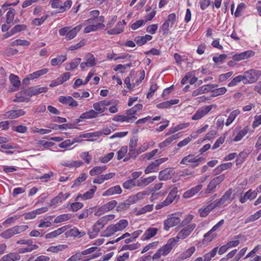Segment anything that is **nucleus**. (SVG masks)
Listing matches in <instances>:
<instances>
[{
    "label": "nucleus",
    "instance_id": "nucleus-59",
    "mask_svg": "<svg viewBox=\"0 0 261 261\" xmlns=\"http://www.w3.org/2000/svg\"><path fill=\"white\" fill-rule=\"evenodd\" d=\"M140 244L138 243L135 244H132L130 245H123L120 250V251L129 250H134L140 247Z\"/></svg>",
    "mask_w": 261,
    "mask_h": 261
},
{
    "label": "nucleus",
    "instance_id": "nucleus-48",
    "mask_svg": "<svg viewBox=\"0 0 261 261\" xmlns=\"http://www.w3.org/2000/svg\"><path fill=\"white\" fill-rule=\"evenodd\" d=\"M241 81H243L244 83V82L245 81L244 75H238L235 77H234L232 81L228 83V87H233L235 85H236L238 83L241 82Z\"/></svg>",
    "mask_w": 261,
    "mask_h": 261
},
{
    "label": "nucleus",
    "instance_id": "nucleus-22",
    "mask_svg": "<svg viewBox=\"0 0 261 261\" xmlns=\"http://www.w3.org/2000/svg\"><path fill=\"white\" fill-rule=\"evenodd\" d=\"M122 193V190L120 186H115L111 187L105 191L102 195L103 196H110L115 194H120Z\"/></svg>",
    "mask_w": 261,
    "mask_h": 261
},
{
    "label": "nucleus",
    "instance_id": "nucleus-32",
    "mask_svg": "<svg viewBox=\"0 0 261 261\" xmlns=\"http://www.w3.org/2000/svg\"><path fill=\"white\" fill-rule=\"evenodd\" d=\"M124 31V28L122 26V22L121 21L117 23L115 28L108 30L107 34L109 35H117L121 33Z\"/></svg>",
    "mask_w": 261,
    "mask_h": 261
},
{
    "label": "nucleus",
    "instance_id": "nucleus-7",
    "mask_svg": "<svg viewBox=\"0 0 261 261\" xmlns=\"http://www.w3.org/2000/svg\"><path fill=\"white\" fill-rule=\"evenodd\" d=\"M225 178V175L221 174L218 176L214 178L208 184L205 193L206 194L211 193L221 183Z\"/></svg>",
    "mask_w": 261,
    "mask_h": 261
},
{
    "label": "nucleus",
    "instance_id": "nucleus-19",
    "mask_svg": "<svg viewBox=\"0 0 261 261\" xmlns=\"http://www.w3.org/2000/svg\"><path fill=\"white\" fill-rule=\"evenodd\" d=\"M156 178V176H149L147 178L141 177L137 180V187H145L152 182Z\"/></svg>",
    "mask_w": 261,
    "mask_h": 261
},
{
    "label": "nucleus",
    "instance_id": "nucleus-41",
    "mask_svg": "<svg viewBox=\"0 0 261 261\" xmlns=\"http://www.w3.org/2000/svg\"><path fill=\"white\" fill-rule=\"evenodd\" d=\"M16 14V11L13 8H10L6 14V23L10 24L12 23L14 19V16Z\"/></svg>",
    "mask_w": 261,
    "mask_h": 261
},
{
    "label": "nucleus",
    "instance_id": "nucleus-54",
    "mask_svg": "<svg viewBox=\"0 0 261 261\" xmlns=\"http://www.w3.org/2000/svg\"><path fill=\"white\" fill-rule=\"evenodd\" d=\"M153 204H148L144 206L143 207L139 210L137 213V215H140L142 214H144L147 212H151L153 210Z\"/></svg>",
    "mask_w": 261,
    "mask_h": 261
},
{
    "label": "nucleus",
    "instance_id": "nucleus-28",
    "mask_svg": "<svg viewBox=\"0 0 261 261\" xmlns=\"http://www.w3.org/2000/svg\"><path fill=\"white\" fill-rule=\"evenodd\" d=\"M195 250L196 248L194 246L191 247L180 254L179 256L178 257L179 260H183L188 257H190L194 253Z\"/></svg>",
    "mask_w": 261,
    "mask_h": 261
},
{
    "label": "nucleus",
    "instance_id": "nucleus-37",
    "mask_svg": "<svg viewBox=\"0 0 261 261\" xmlns=\"http://www.w3.org/2000/svg\"><path fill=\"white\" fill-rule=\"evenodd\" d=\"M178 138V134H175L172 136L166 139L164 141L160 143L159 144V147L161 148L166 147V146H168L172 141Z\"/></svg>",
    "mask_w": 261,
    "mask_h": 261
},
{
    "label": "nucleus",
    "instance_id": "nucleus-12",
    "mask_svg": "<svg viewBox=\"0 0 261 261\" xmlns=\"http://www.w3.org/2000/svg\"><path fill=\"white\" fill-rule=\"evenodd\" d=\"M47 91V88L46 87H32L23 91V93L26 96L31 97L33 95H36L42 93L46 92Z\"/></svg>",
    "mask_w": 261,
    "mask_h": 261
},
{
    "label": "nucleus",
    "instance_id": "nucleus-16",
    "mask_svg": "<svg viewBox=\"0 0 261 261\" xmlns=\"http://www.w3.org/2000/svg\"><path fill=\"white\" fill-rule=\"evenodd\" d=\"M202 185L200 184L195 187L192 188L183 194V197L186 199L191 198L198 193V192L202 189Z\"/></svg>",
    "mask_w": 261,
    "mask_h": 261
},
{
    "label": "nucleus",
    "instance_id": "nucleus-55",
    "mask_svg": "<svg viewBox=\"0 0 261 261\" xmlns=\"http://www.w3.org/2000/svg\"><path fill=\"white\" fill-rule=\"evenodd\" d=\"M30 42L27 40L17 39L12 42L10 44V45H21L23 46H28L29 45H30Z\"/></svg>",
    "mask_w": 261,
    "mask_h": 261
},
{
    "label": "nucleus",
    "instance_id": "nucleus-33",
    "mask_svg": "<svg viewBox=\"0 0 261 261\" xmlns=\"http://www.w3.org/2000/svg\"><path fill=\"white\" fill-rule=\"evenodd\" d=\"M81 26L80 25L76 26L71 30L69 29L68 34H67V36H66V39L67 40H70L73 39L76 36L77 33L81 30Z\"/></svg>",
    "mask_w": 261,
    "mask_h": 261
},
{
    "label": "nucleus",
    "instance_id": "nucleus-63",
    "mask_svg": "<svg viewBox=\"0 0 261 261\" xmlns=\"http://www.w3.org/2000/svg\"><path fill=\"white\" fill-rule=\"evenodd\" d=\"M71 5L72 1L71 0H67L65 1L63 5H61L60 10L58 12V13H62L66 11L67 9H68L71 7Z\"/></svg>",
    "mask_w": 261,
    "mask_h": 261
},
{
    "label": "nucleus",
    "instance_id": "nucleus-23",
    "mask_svg": "<svg viewBox=\"0 0 261 261\" xmlns=\"http://www.w3.org/2000/svg\"><path fill=\"white\" fill-rule=\"evenodd\" d=\"M20 259V255L15 252H12L3 256L0 261H17Z\"/></svg>",
    "mask_w": 261,
    "mask_h": 261
},
{
    "label": "nucleus",
    "instance_id": "nucleus-61",
    "mask_svg": "<svg viewBox=\"0 0 261 261\" xmlns=\"http://www.w3.org/2000/svg\"><path fill=\"white\" fill-rule=\"evenodd\" d=\"M101 136V133L100 131L94 133H88L81 135L82 138H90L91 137H98Z\"/></svg>",
    "mask_w": 261,
    "mask_h": 261
},
{
    "label": "nucleus",
    "instance_id": "nucleus-21",
    "mask_svg": "<svg viewBox=\"0 0 261 261\" xmlns=\"http://www.w3.org/2000/svg\"><path fill=\"white\" fill-rule=\"evenodd\" d=\"M216 207V206L214 202L211 203L206 207L199 209V213L201 217H205Z\"/></svg>",
    "mask_w": 261,
    "mask_h": 261
},
{
    "label": "nucleus",
    "instance_id": "nucleus-24",
    "mask_svg": "<svg viewBox=\"0 0 261 261\" xmlns=\"http://www.w3.org/2000/svg\"><path fill=\"white\" fill-rule=\"evenodd\" d=\"M177 192V188L175 187L170 191L169 194H168L167 197L164 201L165 202V205H168L170 203H171L173 200L175 199Z\"/></svg>",
    "mask_w": 261,
    "mask_h": 261
},
{
    "label": "nucleus",
    "instance_id": "nucleus-53",
    "mask_svg": "<svg viewBox=\"0 0 261 261\" xmlns=\"http://www.w3.org/2000/svg\"><path fill=\"white\" fill-rule=\"evenodd\" d=\"M122 186L125 189H131L134 187H137V181L134 179H129L123 182Z\"/></svg>",
    "mask_w": 261,
    "mask_h": 261
},
{
    "label": "nucleus",
    "instance_id": "nucleus-1",
    "mask_svg": "<svg viewBox=\"0 0 261 261\" xmlns=\"http://www.w3.org/2000/svg\"><path fill=\"white\" fill-rule=\"evenodd\" d=\"M196 226V224L192 223L184 227L178 233L175 238L170 239L167 243L160 248L152 256V259H158L161 256L167 255L175 246L179 239H184L187 238L194 230Z\"/></svg>",
    "mask_w": 261,
    "mask_h": 261
},
{
    "label": "nucleus",
    "instance_id": "nucleus-4",
    "mask_svg": "<svg viewBox=\"0 0 261 261\" xmlns=\"http://www.w3.org/2000/svg\"><path fill=\"white\" fill-rule=\"evenodd\" d=\"M28 228V225L15 226L2 232L0 234V237L4 239H8L15 234L24 231Z\"/></svg>",
    "mask_w": 261,
    "mask_h": 261
},
{
    "label": "nucleus",
    "instance_id": "nucleus-31",
    "mask_svg": "<svg viewBox=\"0 0 261 261\" xmlns=\"http://www.w3.org/2000/svg\"><path fill=\"white\" fill-rule=\"evenodd\" d=\"M98 117V113L94 110H90L82 114L80 118L82 119L95 118Z\"/></svg>",
    "mask_w": 261,
    "mask_h": 261
},
{
    "label": "nucleus",
    "instance_id": "nucleus-27",
    "mask_svg": "<svg viewBox=\"0 0 261 261\" xmlns=\"http://www.w3.org/2000/svg\"><path fill=\"white\" fill-rule=\"evenodd\" d=\"M158 229L155 228H149L147 229L142 237V240H147L154 237L157 233Z\"/></svg>",
    "mask_w": 261,
    "mask_h": 261
},
{
    "label": "nucleus",
    "instance_id": "nucleus-25",
    "mask_svg": "<svg viewBox=\"0 0 261 261\" xmlns=\"http://www.w3.org/2000/svg\"><path fill=\"white\" fill-rule=\"evenodd\" d=\"M224 223V220H220L218 223H217L215 225H214L213 228L207 233H206L204 235V237L205 239H206L208 240V241H211L213 239L214 237H211L208 238L210 234L214 231L217 230L218 229H219L222 225H223Z\"/></svg>",
    "mask_w": 261,
    "mask_h": 261
},
{
    "label": "nucleus",
    "instance_id": "nucleus-40",
    "mask_svg": "<svg viewBox=\"0 0 261 261\" xmlns=\"http://www.w3.org/2000/svg\"><path fill=\"white\" fill-rule=\"evenodd\" d=\"M218 247H216L212 249L210 252L200 257L202 261H209L211 258L214 257L218 251Z\"/></svg>",
    "mask_w": 261,
    "mask_h": 261
},
{
    "label": "nucleus",
    "instance_id": "nucleus-62",
    "mask_svg": "<svg viewBox=\"0 0 261 261\" xmlns=\"http://www.w3.org/2000/svg\"><path fill=\"white\" fill-rule=\"evenodd\" d=\"M227 89L225 87H221L220 88L214 89L212 90V93L213 96H217L221 95L226 93Z\"/></svg>",
    "mask_w": 261,
    "mask_h": 261
},
{
    "label": "nucleus",
    "instance_id": "nucleus-39",
    "mask_svg": "<svg viewBox=\"0 0 261 261\" xmlns=\"http://www.w3.org/2000/svg\"><path fill=\"white\" fill-rule=\"evenodd\" d=\"M67 248L68 246L66 245H59L57 246L49 247L47 249V251L53 253H58L67 249Z\"/></svg>",
    "mask_w": 261,
    "mask_h": 261
},
{
    "label": "nucleus",
    "instance_id": "nucleus-47",
    "mask_svg": "<svg viewBox=\"0 0 261 261\" xmlns=\"http://www.w3.org/2000/svg\"><path fill=\"white\" fill-rule=\"evenodd\" d=\"M143 106L141 104H137L134 107L128 110L126 112V114L129 115L132 117H135V115L136 114L137 111L141 110L142 109Z\"/></svg>",
    "mask_w": 261,
    "mask_h": 261
},
{
    "label": "nucleus",
    "instance_id": "nucleus-57",
    "mask_svg": "<svg viewBox=\"0 0 261 261\" xmlns=\"http://www.w3.org/2000/svg\"><path fill=\"white\" fill-rule=\"evenodd\" d=\"M93 108L95 110L94 111L98 113V115L99 113L104 112L107 109V108H104L99 101L93 103Z\"/></svg>",
    "mask_w": 261,
    "mask_h": 261
},
{
    "label": "nucleus",
    "instance_id": "nucleus-26",
    "mask_svg": "<svg viewBox=\"0 0 261 261\" xmlns=\"http://www.w3.org/2000/svg\"><path fill=\"white\" fill-rule=\"evenodd\" d=\"M24 112L22 110H11L7 112L6 116L9 119H14L24 115Z\"/></svg>",
    "mask_w": 261,
    "mask_h": 261
},
{
    "label": "nucleus",
    "instance_id": "nucleus-6",
    "mask_svg": "<svg viewBox=\"0 0 261 261\" xmlns=\"http://www.w3.org/2000/svg\"><path fill=\"white\" fill-rule=\"evenodd\" d=\"M180 221L179 215L176 214L169 215L164 222V229L168 231L170 228L178 224Z\"/></svg>",
    "mask_w": 261,
    "mask_h": 261
},
{
    "label": "nucleus",
    "instance_id": "nucleus-60",
    "mask_svg": "<svg viewBox=\"0 0 261 261\" xmlns=\"http://www.w3.org/2000/svg\"><path fill=\"white\" fill-rule=\"evenodd\" d=\"M87 177V175L85 173H82L74 181L72 188L79 186L81 182L84 181Z\"/></svg>",
    "mask_w": 261,
    "mask_h": 261
},
{
    "label": "nucleus",
    "instance_id": "nucleus-3",
    "mask_svg": "<svg viewBox=\"0 0 261 261\" xmlns=\"http://www.w3.org/2000/svg\"><path fill=\"white\" fill-rule=\"evenodd\" d=\"M127 220L122 219L114 225L108 226L106 229L102 232L101 236L109 237L114 234L116 232L122 231L127 226Z\"/></svg>",
    "mask_w": 261,
    "mask_h": 261
},
{
    "label": "nucleus",
    "instance_id": "nucleus-18",
    "mask_svg": "<svg viewBox=\"0 0 261 261\" xmlns=\"http://www.w3.org/2000/svg\"><path fill=\"white\" fill-rule=\"evenodd\" d=\"M136 118V117H132L128 114H126V115H116L114 116L113 120L119 122H132Z\"/></svg>",
    "mask_w": 261,
    "mask_h": 261
},
{
    "label": "nucleus",
    "instance_id": "nucleus-36",
    "mask_svg": "<svg viewBox=\"0 0 261 261\" xmlns=\"http://www.w3.org/2000/svg\"><path fill=\"white\" fill-rule=\"evenodd\" d=\"M240 114L239 110H235L230 113L228 118L226 120L225 124L226 126L229 125L235 119V118Z\"/></svg>",
    "mask_w": 261,
    "mask_h": 261
},
{
    "label": "nucleus",
    "instance_id": "nucleus-2",
    "mask_svg": "<svg viewBox=\"0 0 261 261\" xmlns=\"http://www.w3.org/2000/svg\"><path fill=\"white\" fill-rule=\"evenodd\" d=\"M90 15L92 16L86 20L87 23H91L93 21L99 20L100 23L97 25L92 24L88 25L85 28L84 32L85 33H89L91 32H96L99 30H103L105 27L103 22L105 21V17L103 16H98L99 15V11L98 10H93L90 12Z\"/></svg>",
    "mask_w": 261,
    "mask_h": 261
},
{
    "label": "nucleus",
    "instance_id": "nucleus-14",
    "mask_svg": "<svg viewBox=\"0 0 261 261\" xmlns=\"http://www.w3.org/2000/svg\"><path fill=\"white\" fill-rule=\"evenodd\" d=\"M146 194V192L144 191L139 192L135 195L129 196L128 199L126 200V203H127L129 206L130 205L136 203L140 200L142 199Z\"/></svg>",
    "mask_w": 261,
    "mask_h": 261
},
{
    "label": "nucleus",
    "instance_id": "nucleus-17",
    "mask_svg": "<svg viewBox=\"0 0 261 261\" xmlns=\"http://www.w3.org/2000/svg\"><path fill=\"white\" fill-rule=\"evenodd\" d=\"M59 101L63 104L68 105L70 107H77V102L71 96H61L59 97Z\"/></svg>",
    "mask_w": 261,
    "mask_h": 261
},
{
    "label": "nucleus",
    "instance_id": "nucleus-8",
    "mask_svg": "<svg viewBox=\"0 0 261 261\" xmlns=\"http://www.w3.org/2000/svg\"><path fill=\"white\" fill-rule=\"evenodd\" d=\"M176 21V15L175 13L170 14L168 18L163 24L161 29L164 34H167L169 30V28L172 27Z\"/></svg>",
    "mask_w": 261,
    "mask_h": 261
},
{
    "label": "nucleus",
    "instance_id": "nucleus-45",
    "mask_svg": "<svg viewBox=\"0 0 261 261\" xmlns=\"http://www.w3.org/2000/svg\"><path fill=\"white\" fill-rule=\"evenodd\" d=\"M48 71V69L44 68L37 71L33 72V73L29 74V78L31 79V80H33L36 78L40 77L41 75H43L46 74Z\"/></svg>",
    "mask_w": 261,
    "mask_h": 261
},
{
    "label": "nucleus",
    "instance_id": "nucleus-20",
    "mask_svg": "<svg viewBox=\"0 0 261 261\" xmlns=\"http://www.w3.org/2000/svg\"><path fill=\"white\" fill-rule=\"evenodd\" d=\"M257 191H252V190H249L247 191L243 197H241L240 199V201L242 203H245L248 199L252 200L254 199L256 196Z\"/></svg>",
    "mask_w": 261,
    "mask_h": 261
},
{
    "label": "nucleus",
    "instance_id": "nucleus-42",
    "mask_svg": "<svg viewBox=\"0 0 261 261\" xmlns=\"http://www.w3.org/2000/svg\"><path fill=\"white\" fill-rule=\"evenodd\" d=\"M199 159H196L195 158H193V156L191 155H188L185 157H184L181 161V164L188 165L191 163H197L199 161Z\"/></svg>",
    "mask_w": 261,
    "mask_h": 261
},
{
    "label": "nucleus",
    "instance_id": "nucleus-51",
    "mask_svg": "<svg viewBox=\"0 0 261 261\" xmlns=\"http://www.w3.org/2000/svg\"><path fill=\"white\" fill-rule=\"evenodd\" d=\"M27 29V26L24 24H18L14 26L11 30L10 31V35H13L18 32L25 30Z\"/></svg>",
    "mask_w": 261,
    "mask_h": 261
},
{
    "label": "nucleus",
    "instance_id": "nucleus-64",
    "mask_svg": "<svg viewBox=\"0 0 261 261\" xmlns=\"http://www.w3.org/2000/svg\"><path fill=\"white\" fill-rule=\"evenodd\" d=\"M94 195V193H93V191H91L89 190L88 191L86 192L85 194L82 195L80 194L77 196V197L76 198L75 200H77L79 197H81L83 199H91L93 197Z\"/></svg>",
    "mask_w": 261,
    "mask_h": 261
},
{
    "label": "nucleus",
    "instance_id": "nucleus-15",
    "mask_svg": "<svg viewBox=\"0 0 261 261\" xmlns=\"http://www.w3.org/2000/svg\"><path fill=\"white\" fill-rule=\"evenodd\" d=\"M255 53L252 50H247L239 54L233 56L232 59L234 61H239L242 60L247 59L254 55Z\"/></svg>",
    "mask_w": 261,
    "mask_h": 261
},
{
    "label": "nucleus",
    "instance_id": "nucleus-43",
    "mask_svg": "<svg viewBox=\"0 0 261 261\" xmlns=\"http://www.w3.org/2000/svg\"><path fill=\"white\" fill-rule=\"evenodd\" d=\"M232 165L231 163L222 164L214 170V172H215V174H219L224 170L230 168Z\"/></svg>",
    "mask_w": 261,
    "mask_h": 261
},
{
    "label": "nucleus",
    "instance_id": "nucleus-35",
    "mask_svg": "<svg viewBox=\"0 0 261 261\" xmlns=\"http://www.w3.org/2000/svg\"><path fill=\"white\" fill-rule=\"evenodd\" d=\"M106 169V166H96L90 170L89 174L91 176L97 175L103 172Z\"/></svg>",
    "mask_w": 261,
    "mask_h": 261
},
{
    "label": "nucleus",
    "instance_id": "nucleus-46",
    "mask_svg": "<svg viewBox=\"0 0 261 261\" xmlns=\"http://www.w3.org/2000/svg\"><path fill=\"white\" fill-rule=\"evenodd\" d=\"M66 56H59L57 58H54L51 60V64L52 66H57L61 64L66 60Z\"/></svg>",
    "mask_w": 261,
    "mask_h": 261
},
{
    "label": "nucleus",
    "instance_id": "nucleus-49",
    "mask_svg": "<svg viewBox=\"0 0 261 261\" xmlns=\"http://www.w3.org/2000/svg\"><path fill=\"white\" fill-rule=\"evenodd\" d=\"M248 130L249 128L248 126H246L244 128H243V129L241 130L237 134V135L234 138V141L236 142L240 141L243 138V137L247 134Z\"/></svg>",
    "mask_w": 261,
    "mask_h": 261
},
{
    "label": "nucleus",
    "instance_id": "nucleus-10",
    "mask_svg": "<svg viewBox=\"0 0 261 261\" xmlns=\"http://www.w3.org/2000/svg\"><path fill=\"white\" fill-rule=\"evenodd\" d=\"M213 106H204L199 108L192 116V119L197 120L206 115L213 108Z\"/></svg>",
    "mask_w": 261,
    "mask_h": 261
},
{
    "label": "nucleus",
    "instance_id": "nucleus-52",
    "mask_svg": "<svg viewBox=\"0 0 261 261\" xmlns=\"http://www.w3.org/2000/svg\"><path fill=\"white\" fill-rule=\"evenodd\" d=\"M28 246L26 248H22L19 249L18 252L20 253H24L25 252H30L34 250H36L38 248V246L35 244H31L28 245Z\"/></svg>",
    "mask_w": 261,
    "mask_h": 261
},
{
    "label": "nucleus",
    "instance_id": "nucleus-9",
    "mask_svg": "<svg viewBox=\"0 0 261 261\" xmlns=\"http://www.w3.org/2000/svg\"><path fill=\"white\" fill-rule=\"evenodd\" d=\"M167 158H161L156 160L150 164L145 169V174H149L151 172H156L158 170V167L160 165L168 160Z\"/></svg>",
    "mask_w": 261,
    "mask_h": 261
},
{
    "label": "nucleus",
    "instance_id": "nucleus-34",
    "mask_svg": "<svg viewBox=\"0 0 261 261\" xmlns=\"http://www.w3.org/2000/svg\"><path fill=\"white\" fill-rule=\"evenodd\" d=\"M68 234L71 237L80 238L86 234V232L84 231H80L79 229L74 227L68 231Z\"/></svg>",
    "mask_w": 261,
    "mask_h": 261
},
{
    "label": "nucleus",
    "instance_id": "nucleus-56",
    "mask_svg": "<svg viewBox=\"0 0 261 261\" xmlns=\"http://www.w3.org/2000/svg\"><path fill=\"white\" fill-rule=\"evenodd\" d=\"M9 79L14 87H18L20 86V82L17 76L13 74H11L9 76Z\"/></svg>",
    "mask_w": 261,
    "mask_h": 261
},
{
    "label": "nucleus",
    "instance_id": "nucleus-58",
    "mask_svg": "<svg viewBox=\"0 0 261 261\" xmlns=\"http://www.w3.org/2000/svg\"><path fill=\"white\" fill-rule=\"evenodd\" d=\"M48 15H45L43 16L40 18H35L32 21V24L33 25H35L36 26H38L46 20V19L47 18Z\"/></svg>",
    "mask_w": 261,
    "mask_h": 261
},
{
    "label": "nucleus",
    "instance_id": "nucleus-5",
    "mask_svg": "<svg viewBox=\"0 0 261 261\" xmlns=\"http://www.w3.org/2000/svg\"><path fill=\"white\" fill-rule=\"evenodd\" d=\"M245 81L244 84H252L256 82L261 76V70L250 69L244 73Z\"/></svg>",
    "mask_w": 261,
    "mask_h": 261
},
{
    "label": "nucleus",
    "instance_id": "nucleus-50",
    "mask_svg": "<svg viewBox=\"0 0 261 261\" xmlns=\"http://www.w3.org/2000/svg\"><path fill=\"white\" fill-rule=\"evenodd\" d=\"M85 59L89 67H93L96 65L95 58L92 54H87L86 55Z\"/></svg>",
    "mask_w": 261,
    "mask_h": 261
},
{
    "label": "nucleus",
    "instance_id": "nucleus-13",
    "mask_svg": "<svg viewBox=\"0 0 261 261\" xmlns=\"http://www.w3.org/2000/svg\"><path fill=\"white\" fill-rule=\"evenodd\" d=\"M175 172L171 168H166L160 172L159 179L160 180H167L171 179L174 174Z\"/></svg>",
    "mask_w": 261,
    "mask_h": 261
},
{
    "label": "nucleus",
    "instance_id": "nucleus-29",
    "mask_svg": "<svg viewBox=\"0 0 261 261\" xmlns=\"http://www.w3.org/2000/svg\"><path fill=\"white\" fill-rule=\"evenodd\" d=\"M152 37L149 35H146L144 36H137L134 40L135 42L139 46H142L145 44L147 41L151 40Z\"/></svg>",
    "mask_w": 261,
    "mask_h": 261
},
{
    "label": "nucleus",
    "instance_id": "nucleus-38",
    "mask_svg": "<svg viewBox=\"0 0 261 261\" xmlns=\"http://www.w3.org/2000/svg\"><path fill=\"white\" fill-rule=\"evenodd\" d=\"M81 61V59L80 58H75L70 63H69L66 67L67 70H73L75 69L80 64Z\"/></svg>",
    "mask_w": 261,
    "mask_h": 261
},
{
    "label": "nucleus",
    "instance_id": "nucleus-11",
    "mask_svg": "<svg viewBox=\"0 0 261 261\" xmlns=\"http://www.w3.org/2000/svg\"><path fill=\"white\" fill-rule=\"evenodd\" d=\"M231 190L229 189L226 191L225 194L222 196L221 198L217 199L214 202L216 206H217L219 205L225 204L226 203H230L233 199V198L231 196Z\"/></svg>",
    "mask_w": 261,
    "mask_h": 261
},
{
    "label": "nucleus",
    "instance_id": "nucleus-44",
    "mask_svg": "<svg viewBox=\"0 0 261 261\" xmlns=\"http://www.w3.org/2000/svg\"><path fill=\"white\" fill-rule=\"evenodd\" d=\"M71 218V215L70 214H63L57 217L54 220V223H59L66 221Z\"/></svg>",
    "mask_w": 261,
    "mask_h": 261
},
{
    "label": "nucleus",
    "instance_id": "nucleus-30",
    "mask_svg": "<svg viewBox=\"0 0 261 261\" xmlns=\"http://www.w3.org/2000/svg\"><path fill=\"white\" fill-rule=\"evenodd\" d=\"M179 102V100L177 99H171L168 101L160 103L156 105V107L159 109L168 108L172 105L177 104Z\"/></svg>",
    "mask_w": 261,
    "mask_h": 261
}]
</instances>
